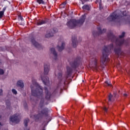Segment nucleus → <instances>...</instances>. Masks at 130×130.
<instances>
[{
  "label": "nucleus",
  "mask_w": 130,
  "mask_h": 130,
  "mask_svg": "<svg viewBox=\"0 0 130 130\" xmlns=\"http://www.w3.org/2000/svg\"><path fill=\"white\" fill-rule=\"evenodd\" d=\"M124 35H125V32L123 31L121 35L119 36V38H120V39H119L113 35L112 32H110L108 34L107 36L109 40H110L111 42H115L116 46H118V47L115 48L114 49V51L115 54H117V55H120L121 52V48L120 46H121V45L124 43V40L121 39V38H123V37H124Z\"/></svg>",
  "instance_id": "1"
},
{
  "label": "nucleus",
  "mask_w": 130,
  "mask_h": 130,
  "mask_svg": "<svg viewBox=\"0 0 130 130\" xmlns=\"http://www.w3.org/2000/svg\"><path fill=\"white\" fill-rule=\"evenodd\" d=\"M32 85L30 86L31 90V94L35 97H41V102L40 103V107L42 108L44 105V98H43V89L42 87L38 84L36 80H32Z\"/></svg>",
  "instance_id": "2"
},
{
  "label": "nucleus",
  "mask_w": 130,
  "mask_h": 130,
  "mask_svg": "<svg viewBox=\"0 0 130 130\" xmlns=\"http://www.w3.org/2000/svg\"><path fill=\"white\" fill-rule=\"evenodd\" d=\"M113 49V44H111L108 46H105L103 49V54L101 57V61L104 66H106L105 62H109L110 60L108 58V55L110 54L111 50Z\"/></svg>",
  "instance_id": "3"
},
{
  "label": "nucleus",
  "mask_w": 130,
  "mask_h": 130,
  "mask_svg": "<svg viewBox=\"0 0 130 130\" xmlns=\"http://www.w3.org/2000/svg\"><path fill=\"white\" fill-rule=\"evenodd\" d=\"M86 20V14L82 15L80 18L77 20L76 19H71L67 23L68 27L70 29H74L77 26H82L84 24L85 20Z\"/></svg>",
  "instance_id": "4"
},
{
  "label": "nucleus",
  "mask_w": 130,
  "mask_h": 130,
  "mask_svg": "<svg viewBox=\"0 0 130 130\" xmlns=\"http://www.w3.org/2000/svg\"><path fill=\"white\" fill-rule=\"evenodd\" d=\"M48 108H44V109H42L41 111H39L38 114L34 115L35 119L36 120L40 119V118L43 117V115L45 116H48Z\"/></svg>",
  "instance_id": "5"
},
{
  "label": "nucleus",
  "mask_w": 130,
  "mask_h": 130,
  "mask_svg": "<svg viewBox=\"0 0 130 130\" xmlns=\"http://www.w3.org/2000/svg\"><path fill=\"white\" fill-rule=\"evenodd\" d=\"M118 19H120V15L117 14L116 11L111 13L107 18V20L109 22H114L115 20H118Z\"/></svg>",
  "instance_id": "6"
},
{
  "label": "nucleus",
  "mask_w": 130,
  "mask_h": 130,
  "mask_svg": "<svg viewBox=\"0 0 130 130\" xmlns=\"http://www.w3.org/2000/svg\"><path fill=\"white\" fill-rule=\"evenodd\" d=\"M98 31H93L92 32V35L94 37H97V36H99V35H101V34L103 33H105L106 32V29L104 28L103 30L101 29V27L98 26L97 27Z\"/></svg>",
  "instance_id": "7"
},
{
  "label": "nucleus",
  "mask_w": 130,
  "mask_h": 130,
  "mask_svg": "<svg viewBox=\"0 0 130 130\" xmlns=\"http://www.w3.org/2000/svg\"><path fill=\"white\" fill-rule=\"evenodd\" d=\"M44 90L45 94V99L48 101L50 100V98H51V96H52V93H51V92L48 90L47 87H44Z\"/></svg>",
  "instance_id": "8"
},
{
  "label": "nucleus",
  "mask_w": 130,
  "mask_h": 130,
  "mask_svg": "<svg viewBox=\"0 0 130 130\" xmlns=\"http://www.w3.org/2000/svg\"><path fill=\"white\" fill-rule=\"evenodd\" d=\"M10 121L15 122V123H19L20 122V119H19V115L17 113L10 117Z\"/></svg>",
  "instance_id": "9"
},
{
  "label": "nucleus",
  "mask_w": 130,
  "mask_h": 130,
  "mask_svg": "<svg viewBox=\"0 0 130 130\" xmlns=\"http://www.w3.org/2000/svg\"><path fill=\"white\" fill-rule=\"evenodd\" d=\"M123 16H124L123 18L124 19L123 22L125 24H130V16L126 15V12H123Z\"/></svg>",
  "instance_id": "10"
},
{
  "label": "nucleus",
  "mask_w": 130,
  "mask_h": 130,
  "mask_svg": "<svg viewBox=\"0 0 130 130\" xmlns=\"http://www.w3.org/2000/svg\"><path fill=\"white\" fill-rule=\"evenodd\" d=\"M57 78L58 80L60 82H63L64 85H66V82H67V79H68V77L62 78V73L59 72L57 74Z\"/></svg>",
  "instance_id": "11"
},
{
  "label": "nucleus",
  "mask_w": 130,
  "mask_h": 130,
  "mask_svg": "<svg viewBox=\"0 0 130 130\" xmlns=\"http://www.w3.org/2000/svg\"><path fill=\"white\" fill-rule=\"evenodd\" d=\"M31 42L32 44L35 46V47H36L38 49H40V48H41V45L35 41V39H34V38H32L31 39Z\"/></svg>",
  "instance_id": "12"
},
{
  "label": "nucleus",
  "mask_w": 130,
  "mask_h": 130,
  "mask_svg": "<svg viewBox=\"0 0 130 130\" xmlns=\"http://www.w3.org/2000/svg\"><path fill=\"white\" fill-rule=\"evenodd\" d=\"M70 64L73 69H77L79 67V59L76 58L74 61L70 63Z\"/></svg>",
  "instance_id": "13"
},
{
  "label": "nucleus",
  "mask_w": 130,
  "mask_h": 130,
  "mask_svg": "<svg viewBox=\"0 0 130 130\" xmlns=\"http://www.w3.org/2000/svg\"><path fill=\"white\" fill-rule=\"evenodd\" d=\"M50 68V65L49 63L44 64V73L45 75H48L49 72V69Z\"/></svg>",
  "instance_id": "14"
},
{
  "label": "nucleus",
  "mask_w": 130,
  "mask_h": 130,
  "mask_svg": "<svg viewBox=\"0 0 130 130\" xmlns=\"http://www.w3.org/2000/svg\"><path fill=\"white\" fill-rule=\"evenodd\" d=\"M41 78L44 85L47 86V85L49 84V78H48V77H42V76H41Z\"/></svg>",
  "instance_id": "15"
},
{
  "label": "nucleus",
  "mask_w": 130,
  "mask_h": 130,
  "mask_svg": "<svg viewBox=\"0 0 130 130\" xmlns=\"http://www.w3.org/2000/svg\"><path fill=\"white\" fill-rule=\"evenodd\" d=\"M72 45L73 47H77V44H78V40H77V37L76 36L72 37Z\"/></svg>",
  "instance_id": "16"
},
{
  "label": "nucleus",
  "mask_w": 130,
  "mask_h": 130,
  "mask_svg": "<svg viewBox=\"0 0 130 130\" xmlns=\"http://www.w3.org/2000/svg\"><path fill=\"white\" fill-rule=\"evenodd\" d=\"M50 50L51 53H53L54 56V59L56 60V59H57V53L55 51V49L54 48H52L50 49Z\"/></svg>",
  "instance_id": "17"
},
{
  "label": "nucleus",
  "mask_w": 130,
  "mask_h": 130,
  "mask_svg": "<svg viewBox=\"0 0 130 130\" xmlns=\"http://www.w3.org/2000/svg\"><path fill=\"white\" fill-rule=\"evenodd\" d=\"M98 61V59H97V57H94L92 58L91 60V63L93 64L95 69H97V61Z\"/></svg>",
  "instance_id": "18"
},
{
  "label": "nucleus",
  "mask_w": 130,
  "mask_h": 130,
  "mask_svg": "<svg viewBox=\"0 0 130 130\" xmlns=\"http://www.w3.org/2000/svg\"><path fill=\"white\" fill-rule=\"evenodd\" d=\"M64 46H66V44L64 42L61 43V46H59V45H58L57 46V48L58 51H62V50L64 49Z\"/></svg>",
  "instance_id": "19"
},
{
  "label": "nucleus",
  "mask_w": 130,
  "mask_h": 130,
  "mask_svg": "<svg viewBox=\"0 0 130 130\" xmlns=\"http://www.w3.org/2000/svg\"><path fill=\"white\" fill-rule=\"evenodd\" d=\"M116 96V93H114V96L112 95L111 93H110L108 96V101L110 102H112V101H114V98H115V96Z\"/></svg>",
  "instance_id": "20"
},
{
  "label": "nucleus",
  "mask_w": 130,
  "mask_h": 130,
  "mask_svg": "<svg viewBox=\"0 0 130 130\" xmlns=\"http://www.w3.org/2000/svg\"><path fill=\"white\" fill-rule=\"evenodd\" d=\"M17 86L20 87V88H24V82L23 81L19 80L17 81Z\"/></svg>",
  "instance_id": "21"
},
{
  "label": "nucleus",
  "mask_w": 130,
  "mask_h": 130,
  "mask_svg": "<svg viewBox=\"0 0 130 130\" xmlns=\"http://www.w3.org/2000/svg\"><path fill=\"white\" fill-rule=\"evenodd\" d=\"M68 76H70V75H72V73H73V69H72L70 67H67V68Z\"/></svg>",
  "instance_id": "22"
},
{
  "label": "nucleus",
  "mask_w": 130,
  "mask_h": 130,
  "mask_svg": "<svg viewBox=\"0 0 130 130\" xmlns=\"http://www.w3.org/2000/svg\"><path fill=\"white\" fill-rule=\"evenodd\" d=\"M44 24H46V21L42 20V21H39L37 22V25L38 26H40L41 25H43Z\"/></svg>",
  "instance_id": "23"
},
{
  "label": "nucleus",
  "mask_w": 130,
  "mask_h": 130,
  "mask_svg": "<svg viewBox=\"0 0 130 130\" xmlns=\"http://www.w3.org/2000/svg\"><path fill=\"white\" fill-rule=\"evenodd\" d=\"M29 119L28 118L25 119L24 121V126L27 127L28 126V123H29Z\"/></svg>",
  "instance_id": "24"
},
{
  "label": "nucleus",
  "mask_w": 130,
  "mask_h": 130,
  "mask_svg": "<svg viewBox=\"0 0 130 130\" xmlns=\"http://www.w3.org/2000/svg\"><path fill=\"white\" fill-rule=\"evenodd\" d=\"M83 10H87V11H90V7L88 5H84L82 7Z\"/></svg>",
  "instance_id": "25"
},
{
  "label": "nucleus",
  "mask_w": 130,
  "mask_h": 130,
  "mask_svg": "<svg viewBox=\"0 0 130 130\" xmlns=\"http://www.w3.org/2000/svg\"><path fill=\"white\" fill-rule=\"evenodd\" d=\"M53 36V33H48L47 32V34L45 35V37L46 38H50V37H52Z\"/></svg>",
  "instance_id": "26"
},
{
  "label": "nucleus",
  "mask_w": 130,
  "mask_h": 130,
  "mask_svg": "<svg viewBox=\"0 0 130 130\" xmlns=\"http://www.w3.org/2000/svg\"><path fill=\"white\" fill-rule=\"evenodd\" d=\"M61 90V88L59 87V86H57L56 89H55L53 92V94H56L59 91H60Z\"/></svg>",
  "instance_id": "27"
},
{
  "label": "nucleus",
  "mask_w": 130,
  "mask_h": 130,
  "mask_svg": "<svg viewBox=\"0 0 130 130\" xmlns=\"http://www.w3.org/2000/svg\"><path fill=\"white\" fill-rule=\"evenodd\" d=\"M37 2L39 5H44V4H45L43 0H37Z\"/></svg>",
  "instance_id": "28"
},
{
  "label": "nucleus",
  "mask_w": 130,
  "mask_h": 130,
  "mask_svg": "<svg viewBox=\"0 0 130 130\" xmlns=\"http://www.w3.org/2000/svg\"><path fill=\"white\" fill-rule=\"evenodd\" d=\"M6 104L7 106V107L9 108L10 106H11V102H10V100H8L6 101Z\"/></svg>",
  "instance_id": "29"
},
{
  "label": "nucleus",
  "mask_w": 130,
  "mask_h": 130,
  "mask_svg": "<svg viewBox=\"0 0 130 130\" xmlns=\"http://www.w3.org/2000/svg\"><path fill=\"white\" fill-rule=\"evenodd\" d=\"M104 85H105V86H111V83H110V82L106 81L105 82Z\"/></svg>",
  "instance_id": "30"
},
{
  "label": "nucleus",
  "mask_w": 130,
  "mask_h": 130,
  "mask_svg": "<svg viewBox=\"0 0 130 130\" xmlns=\"http://www.w3.org/2000/svg\"><path fill=\"white\" fill-rule=\"evenodd\" d=\"M12 93H13V94H15V95H17V90H16V89H12Z\"/></svg>",
  "instance_id": "31"
},
{
  "label": "nucleus",
  "mask_w": 130,
  "mask_h": 130,
  "mask_svg": "<svg viewBox=\"0 0 130 130\" xmlns=\"http://www.w3.org/2000/svg\"><path fill=\"white\" fill-rule=\"evenodd\" d=\"M5 74V72L4 70L0 69V75H4Z\"/></svg>",
  "instance_id": "32"
},
{
  "label": "nucleus",
  "mask_w": 130,
  "mask_h": 130,
  "mask_svg": "<svg viewBox=\"0 0 130 130\" xmlns=\"http://www.w3.org/2000/svg\"><path fill=\"white\" fill-rule=\"evenodd\" d=\"M3 16H4V12L0 11V19H2Z\"/></svg>",
  "instance_id": "33"
},
{
  "label": "nucleus",
  "mask_w": 130,
  "mask_h": 130,
  "mask_svg": "<svg viewBox=\"0 0 130 130\" xmlns=\"http://www.w3.org/2000/svg\"><path fill=\"white\" fill-rule=\"evenodd\" d=\"M58 30L57 28H53V33H56L57 32Z\"/></svg>",
  "instance_id": "34"
},
{
  "label": "nucleus",
  "mask_w": 130,
  "mask_h": 130,
  "mask_svg": "<svg viewBox=\"0 0 130 130\" xmlns=\"http://www.w3.org/2000/svg\"><path fill=\"white\" fill-rule=\"evenodd\" d=\"M103 110H104L105 112H107L108 110V109H107V108L106 107H104L103 108Z\"/></svg>",
  "instance_id": "35"
},
{
  "label": "nucleus",
  "mask_w": 130,
  "mask_h": 130,
  "mask_svg": "<svg viewBox=\"0 0 130 130\" xmlns=\"http://www.w3.org/2000/svg\"><path fill=\"white\" fill-rule=\"evenodd\" d=\"M24 108L26 109H27V108L28 107V106L27 105V103H25L24 104Z\"/></svg>",
  "instance_id": "36"
},
{
  "label": "nucleus",
  "mask_w": 130,
  "mask_h": 130,
  "mask_svg": "<svg viewBox=\"0 0 130 130\" xmlns=\"http://www.w3.org/2000/svg\"><path fill=\"white\" fill-rule=\"evenodd\" d=\"M7 8L6 7H4L3 9V11H1V12H3V14L5 13V11H6Z\"/></svg>",
  "instance_id": "37"
},
{
  "label": "nucleus",
  "mask_w": 130,
  "mask_h": 130,
  "mask_svg": "<svg viewBox=\"0 0 130 130\" xmlns=\"http://www.w3.org/2000/svg\"><path fill=\"white\" fill-rule=\"evenodd\" d=\"M3 95V89H0V96Z\"/></svg>",
  "instance_id": "38"
},
{
  "label": "nucleus",
  "mask_w": 130,
  "mask_h": 130,
  "mask_svg": "<svg viewBox=\"0 0 130 130\" xmlns=\"http://www.w3.org/2000/svg\"><path fill=\"white\" fill-rule=\"evenodd\" d=\"M19 19L21 20V21H23V18L22 16H19Z\"/></svg>",
  "instance_id": "39"
},
{
  "label": "nucleus",
  "mask_w": 130,
  "mask_h": 130,
  "mask_svg": "<svg viewBox=\"0 0 130 130\" xmlns=\"http://www.w3.org/2000/svg\"><path fill=\"white\" fill-rule=\"evenodd\" d=\"M0 119H2V115H0ZM2 125H3L2 124V123L0 122V126H2Z\"/></svg>",
  "instance_id": "40"
},
{
  "label": "nucleus",
  "mask_w": 130,
  "mask_h": 130,
  "mask_svg": "<svg viewBox=\"0 0 130 130\" xmlns=\"http://www.w3.org/2000/svg\"><path fill=\"white\" fill-rule=\"evenodd\" d=\"M124 96L125 97H126V96H127V94H126V93L124 94Z\"/></svg>",
  "instance_id": "41"
},
{
  "label": "nucleus",
  "mask_w": 130,
  "mask_h": 130,
  "mask_svg": "<svg viewBox=\"0 0 130 130\" xmlns=\"http://www.w3.org/2000/svg\"><path fill=\"white\" fill-rule=\"evenodd\" d=\"M24 130H30L29 128H25V129H24Z\"/></svg>",
  "instance_id": "42"
},
{
  "label": "nucleus",
  "mask_w": 130,
  "mask_h": 130,
  "mask_svg": "<svg viewBox=\"0 0 130 130\" xmlns=\"http://www.w3.org/2000/svg\"><path fill=\"white\" fill-rule=\"evenodd\" d=\"M100 9H102V7L100 5Z\"/></svg>",
  "instance_id": "43"
},
{
  "label": "nucleus",
  "mask_w": 130,
  "mask_h": 130,
  "mask_svg": "<svg viewBox=\"0 0 130 130\" xmlns=\"http://www.w3.org/2000/svg\"><path fill=\"white\" fill-rule=\"evenodd\" d=\"M51 120V119H50L49 121H50Z\"/></svg>",
  "instance_id": "44"
},
{
  "label": "nucleus",
  "mask_w": 130,
  "mask_h": 130,
  "mask_svg": "<svg viewBox=\"0 0 130 130\" xmlns=\"http://www.w3.org/2000/svg\"><path fill=\"white\" fill-rule=\"evenodd\" d=\"M82 5H84V3H82Z\"/></svg>",
  "instance_id": "45"
},
{
  "label": "nucleus",
  "mask_w": 130,
  "mask_h": 130,
  "mask_svg": "<svg viewBox=\"0 0 130 130\" xmlns=\"http://www.w3.org/2000/svg\"><path fill=\"white\" fill-rule=\"evenodd\" d=\"M90 64H91V62H89Z\"/></svg>",
  "instance_id": "46"
},
{
  "label": "nucleus",
  "mask_w": 130,
  "mask_h": 130,
  "mask_svg": "<svg viewBox=\"0 0 130 130\" xmlns=\"http://www.w3.org/2000/svg\"><path fill=\"white\" fill-rule=\"evenodd\" d=\"M43 130H45V129H43Z\"/></svg>",
  "instance_id": "47"
},
{
  "label": "nucleus",
  "mask_w": 130,
  "mask_h": 130,
  "mask_svg": "<svg viewBox=\"0 0 130 130\" xmlns=\"http://www.w3.org/2000/svg\"><path fill=\"white\" fill-rule=\"evenodd\" d=\"M0 129H1V127H0Z\"/></svg>",
  "instance_id": "48"
}]
</instances>
